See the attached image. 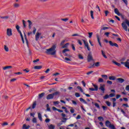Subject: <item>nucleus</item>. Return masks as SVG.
<instances>
[{"mask_svg":"<svg viewBox=\"0 0 129 129\" xmlns=\"http://www.w3.org/2000/svg\"><path fill=\"white\" fill-rule=\"evenodd\" d=\"M2 126H6V125H9V123L7 122H4L2 124Z\"/></svg>","mask_w":129,"mask_h":129,"instance_id":"c9c22d12","label":"nucleus"},{"mask_svg":"<svg viewBox=\"0 0 129 129\" xmlns=\"http://www.w3.org/2000/svg\"><path fill=\"white\" fill-rule=\"evenodd\" d=\"M43 67L42 66H36L34 67V69L35 70H39L40 69H42Z\"/></svg>","mask_w":129,"mask_h":129,"instance_id":"f8f14e48","label":"nucleus"},{"mask_svg":"<svg viewBox=\"0 0 129 129\" xmlns=\"http://www.w3.org/2000/svg\"><path fill=\"white\" fill-rule=\"evenodd\" d=\"M105 125L107 126V127H110L111 129H116L114 125L112 124L110 121L109 120H106L105 122Z\"/></svg>","mask_w":129,"mask_h":129,"instance_id":"7ed1b4c3","label":"nucleus"},{"mask_svg":"<svg viewBox=\"0 0 129 129\" xmlns=\"http://www.w3.org/2000/svg\"><path fill=\"white\" fill-rule=\"evenodd\" d=\"M16 30H17L18 33L20 34V36L21 37V40L23 42V44H25V40H24V36H23V34H22V32L20 30V26L18 25H16Z\"/></svg>","mask_w":129,"mask_h":129,"instance_id":"20e7f679","label":"nucleus"},{"mask_svg":"<svg viewBox=\"0 0 129 129\" xmlns=\"http://www.w3.org/2000/svg\"><path fill=\"white\" fill-rule=\"evenodd\" d=\"M114 13L115 14L117 15V16H120V13H119V11H118V9L117 8H115L114 9Z\"/></svg>","mask_w":129,"mask_h":129,"instance_id":"2eb2a0df","label":"nucleus"},{"mask_svg":"<svg viewBox=\"0 0 129 129\" xmlns=\"http://www.w3.org/2000/svg\"><path fill=\"white\" fill-rule=\"evenodd\" d=\"M126 25H127L128 27H129V21L127 20H125V22H123L121 24L122 28H123L124 31L127 32V26H126Z\"/></svg>","mask_w":129,"mask_h":129,"instance_id":"f03ea898","label":"nucleus"},{"mask_svg":"<svg viewBox=\"0 0 129 129\" xmlns=\"http://www.w3.org/2000/svg\"><path fill=\"white\" fill-rule=\"evenodd\" d=\"M107 83L109 85H111L112 84V82L111 81H107Z\"/></svg>","mask_w":129,"mask_h":129,"instance_id":"bf43d9fd","label":"nucleus"},{"mask_svg":"<svg viewBox=\"0 0 129 129\" xmlns=\"http://www.w3.org/2000/svg\"><path fill=\"white\" fill-rule=\"evenodd\" d=\"M37 105V103L36 102H34L32 104V108L34 109V108H36V106Z\"/></svg>","mask_w":129,"mask_h":129,"instance_id":"473e14b6","label":"nucleus"},{"mask_svg":"<svg viewBox=\"0 0 129 129\" xmlns=\"http://www.w3.org/2000/svg\"><path fill=\"white\" fill-rule=\"evenodd\" d=\"M40 61V59L37 58L34 60L33 61V63H37V62H39Z\"/></svg>","mask_w":129,"mask_h":129,"instance_id":"052dcab7","label":"nucleus"},{"mask_svg":"<svg viewBox=\"0 0 129 129\" xmlns=\"http://www.w3.org/2000/svg\"><path fill=\"white\" fill-rule=\"evenodd\" d=\"M23 128H25V129H29L30 128V125H27L26 124H24L23 126Z\"/></svg>","mask_w":129,"mask_h":129,"instance_id":"b1692460","label":"nucleus"},{"mask_svg":"<svg viewBox=\"0 0 129 129\" xmlns=\"http://www.w3.org/2000/svg\"><path fill=\"white\" fill-rule=\"evenodd\" d=\"M83 42H84V44L85 47H86V48H87L88 50L90 51V47H89V45H88V42H86V41H85L84 39H83Z\"/></svg>","mask_w":129,"mask_h":129,"instance_id":"0eeeda50","label":"nucleus"},{"mask_svg":"<svg viewBox=\"0 0 129 129\" xmlns=\"http://www.w3.org/2000/svg\"><path fill=\"white\" fill-rule=\"evenodd\" d=\"M104 13L106 17H107V15L109 14V12L107 10L105 11Z\"/></svg>","mask_w":129,"mask_h":129,"instance_id":"864d4df0","label":"nucleus"},{"mask_svg":"<svg viewBox=\"0 0 129 129\" xmlns=\"http://www.w3.org/2000/svg\"><path fill=\"white\" fill-rule=\"evenodd\" d=\"M101 53L103 57H104L105 59H107V56H106V55H105V52L103 51V50H101Z\"/></svg>","mask_w":129,"mask_h":129,"instance_id":"a211bd4d","label":"nucleus"},{"mask_svg":"<svg viewBox=\"0 0 129 129\" xmlns=\"http://www.w3.org/2000/svg\"><path fill=\"white\" fill-rule=\"evenodd\" d=\"M90 15H91V18L93 20H94V17L93 16V11H90Z\"/></svg>","mask_w":129,"mask_h":129,"instance_id":"7c9ffc66","label":"nucleus"},{"mask_svg":"<svg viewBox=\"0 0 129 129\" xmlns=\"http://www.w3.org/2000/svg\"><path fill=\"white\" fill-rule=\"evenodd\" d=\"M53 96H57L58 95H60V92L56 91L55 92L52 93Z\"/></svg>","mask_w":129,"mask_h":129,"instance_id":"aec40b11","label":"nucleus"},{"mask_svg":"<svg viewBox=\"0 0 129 129\" xmlns=\"http://www.w3.org/2000/svg\"><path fill=\"white\" fill-rule=\"evenodd\" d=\"M95 66L96 67H99L100 66V62H97L95 63Z\"/></svg>","mask_w":129,"mask_h":129,"instance_id":"72a5a7b5","label":"nucleus"},{"mask_svg":"<svg viewBox=\"0 0 129 129\" xmlns=\"http://www.w3.org/2000/svg\"><path fill=\"white\" fill-rule=\"evenodd\" d=\"M68 45H69V43H66L64 45L62 46V48H66L67 47H68Z\"/></svg>","mask_w":129,"mask_h":129,"instance_id":"338daca9","label":"nucleus"},{"mask_svg":"<svg viewBox=\"0 0 129 129\" xmlns=\"http://www.w3.org/2000/svg\"><path fill=\"white\" fill-rule=\"evenodd\" d=\"M46 107H47L46 110H47L48 111H51V109L50 108V107H49V104H47L46 105Z\"/></svg>","mask_w":129,"mask_h":129,"instance_id":"49530a36","label":"nucleus"},{"mask_svg":"<svg viewBox=\"0 0 129 129\" xmlns=\"http://www.w3.org/2000/svg\"><path fill=\"white\" fill-rule=\"evenodd\" d=\"M40 36H41V33L37 32L36 34L35 35V40L36 41H38L39 40V38H40Z\"/></svg>","mask_w":129,"mask_h":129,"instance_id":"9b49d317","label":"nucleus"},{"mask_svg":"<svg viewBox=\"0 0 129 129\" xmlns=\"http://www.w3.org/2000/svg\"><path fill=\"white\" fill-rule=\"evenodd\" d=\"M44 95H45V93H42L41 94H39L38 95V98L40 99V98H42V97H43Z\"/></svg>","mask_w":129,"mask_h":129,"instance_id":"412c9836","label":"nucleus"},{"mask_svg":"<svg viewBox=\"0 0 129 129\" xmlns=\"http://www.w3.org/2000/svg\"><path fill=\"white\" fill-rule=\"evenodd\" d=\"M88 35H89V38H90L92 37V35H93V32H89Z\"/></svg>","mask_w":129,"mask_h":129,"instance_id":"79ce46f5","label":"nucleus"},{"mask_svg":"<svg viewBox=\"0 0 129 129\" xmlns=\"http://www.w3.org/2000/svg\"><path fill=\"white\" fill-rule=\"evenodd\" d=\"M75 95L76 97H80V94L79 93H76Z\"/></svg>","mask_w":129,"mask_h":129,"instance_id":"3c124183","label":"nucleus"},{"mask_svg":"<svg viewBox=\"0 0 129 129\" xmlns=\"http://www.w3.org/2000/svg\"><path fill=\"white\" fill-rule=\"evenodd\" d=\"M57 48V45H53L50 48L46 49L45 51L46 54L47 55H51V56H55L56 55V48Z\"/></svg>","mask_w":129,"mask_h":129,"instance_id":"f257e3e1","label":"nucleus"},{"mask_svg":"<svg viewBox=\"0 0 129 129\" xmlns=\"http://www.w3.org/2000/svg\"><path fill=\"white\" fill-rule=\"evenodd\" d=\"M36 31H37L36 27H33V35H35V34H36Z\"/></svg>","mask_w":129,"mask_h":129,"instance_id":"13d9d810","label":"nucleus"},{"mask_svg":"<svg viewBox=\"0 0 129 129\" xmlns=\"http://www.w3.org/2000/svg\"><path fill=\"white\" fill-rule=\"evenodd\" d=\"M24 37H25V40H26V43L27 44V45H28L29 44V41H28V39H27V35H26V33H24Z\"/></svg>","mask_w":129,"mask_h":129,"instance_id":"393cba45","label":"nucleus"},{"mask_svg":"<svg viewBox=\"0 0 129 129\" xmlns=\"http://www.w3.org/2000/svg\"><path fill=\"white\" fill-rule=\"evenodd\" d=\"M109 44L112 46V47H116V48H118V45L117 43H113L112 41H109Z\"/></svg>","mask_w":129,"mask_h":129,"instance_id":"6e6552de","label":"nucleus"},{"mask_svg":"<svg viewBox=\"0 0 129 129\" xmlns=\"http://www.w3.org/2000/svg\"><path fill=\"white\" fill-rule=\"evenodd\" d=\"M98 119L100 121H103V120H104V119L103 118V117L102 116H99L98 117Z\"/></svg>","mask_w":129,"mask_h":129,"instance_id":"c85d7f7f","label":"nucleus"},{"mask_svg":"<svg viewBox=\"0 0 129 129\" xmlns=\"http://www.w3.org/2000/svg\"><path fill=\"white\" fill-rule=\"evenodd\" d=\"M93 60V57L91 53H89L88 55V61L90 62V61Z\"/></svg>","mask_w":129,"mask_h":129,"instance_id":"9d476101","label":"nucleus"},{"mask_svg":"<svg viewBox=\"0 0 129 129\" xmlns=\"http://www.w3.org/2000/svg\"><path fill=\"white\" fill-rule=\"evenodd\" d=\"M98 82L100 83L103 82V79L102 78H99L98 80Z\"/></svg>","mask_w":129,"mask_h":129,"instance_id":"4d7b16f0","label":"nucleus"},{"mask_svg":"<svg viewBox=\"0 0 129 129\" xmlns=\"http://www.w3.org/2000/svg\"><path fill=\"white\" fill-rule=\"evenodd\" d=\"M2 98H3L4 99H8L9 98V96H7V95H3L2 96Z\"/></svg>","mask_w":129,"mask_h":129,"instance_id":"ea45409f","label":"nucleus"},{"mask_svg":"<svg viewBox=\"0 0 129 129\" xmlns=\"http://www.w3.org/2000/svg\"><path fill=\"white\" fill-rule=\"evenodd\" d=\"M22 22H23V24L24 28H26L27 27V25H26V21H25V20H23Z\"/></svg>","mask_w":129,"mask_h":129,"instance_id":"a18cd8bd","label":"nucleus"},{"mask_svg":"<svg viewBox=\"0 0 129 129\" xmlns=\"http://www.w3.org/2000/svg\"><path fill=\"white\" fill-rule=\"evenodd\" d=\"M77 88L78 89H79V90H80L81 92L84 93V92H83V89H82V88H81V87L78 86L77 87Z\"/></svg>","mask_w":129,"mask_h":129,"instance_id":"e433bc0d","label":"nucleus"},{"mask_svg":"<svg viewBox=\"0 0 129 129\" xmlns=\"http://www.w3.org/2000/svg\"><path fill=\"white\" fill-rule=\"evenodd\" d=\"M32 122L34 123H37V118H33L32 119Z\"/></svg>","mask_w":129,"mask_h":129,"instance_id":"8fccbe9b","label":"nucleus"},{"mask_svg":"<svg viewBox=\"0 0 129 129\" xmlns=\"http://www.w3.org/2000/svg\"><path fill=\"white\" fill-rule=\"evenodd\" d=\"M4 49L6 51V52H9V47L7 45H4Z\"/></svg>","mask_w":129,"mask_h":129,"instance_id":"c756f323","label":"nucleus"},{"mask_svg":"<svg viewBox=\"0 0 129 129\" xmlns=\"http://www.w3.org/2000/svg\"><path fill=\"white\" fill-rule=\"evenodd\" d=\"M48 128L49 129H55V125L53 124H50V125L48 126Z\"/></svg>","mask_w":129,"mask_h":129,"instance_id":"a878e982","label":"nucleus"},{"mask_svg":"<svg viewBox=\"0 0 129 129\" xmlns=\"http://www.w3.org/2000/svg\"><path fill=\"white\" fill-rule=\"evenodd\" d=\"M97 39L98 40V42L99 43V44L100 45V47H102V45H101V42H100V39H99V35L98 34L96 35Z\"/></svg>","mask_w":129,"mask_h":129,"instance_id":"4468645a","label":"nucleus"},{"mask_svg":"<svg viewBox=\"0 0 129 129\" xmlns=\"http://www.w3.org/2000/svg\"><path fill=\"white\" fill-rule=\"evenodd\" d=\"M78 57H79V58H80V59H84V57H83V56H82V55H81V54H79V55H78Z\"/></svg>","mask_w":129,"mask_h":129,"instance_id":"603ef678","label":"nucleus"},{"mask_svg":"<svg viewBox=\"0 0 129 129\" xmlns=\"http://www.w3.org/2000/svg\"><path fill=\"white\" fill-rule=\"evenodd\" d=\"M7 35L8 37H11V36H13V31H12V29L8 28L7 29Z\"/></svg>","mask_w":129,"mask_h":129,"instance_id":"39448f33","label":"nucleus"},{"mask_svg":"<svg viewBox=\"0 0 129 129\" xmlns=\"http://www.w3.org/2000/svg\"><path fill=\"white\" fill-rule=\"evenodd\" d=\"M102 107L103 110H106L107 109V106H102Z\"/></svg>","mask_w":129,"mask_h":129,"instance_id":"69168bd1","label":"nucleus"},{"mask_svg":"<svg viewBox=\"0 0 129 129\" xmlns=\"http://www.w3.org/2000/svg\"><path fill=\"white\" fill-rule=\"evenodd\" d=\"M41 3H47V2H49V0H39Z\"/></svg>","mask_w":129,"mask_h":129,"instance_id":"6e6d98bb","label":"nucleus"},{"mask_svg":"<svg viewBox=\"0 0 129 129\" xmlns=\"http://www.w3.org/2000/svg\"><path fill=\"white\" fill-rule=\"evenodd\" d=\"M95 106H96V107H97L99 109L100 108V106H99V104H98V103H95Z\"/></svg>","mask_w":129,"mask_h":129,"instance_id":"37998d69","label":"nucleus"},{"mask_svg":"<svg viewBox=\"0 0 129 129\" xmlns=\"http://www.w3.org/2000/svg\"><path fill=\"white\" fill-rule=\"evenodd\" d=\"M115 96V94L113 93H111L109 95V97H114Z\"/></svg>","mask_w":129,"mask_h":129,"instance_id":"c03bdc74","label":"nucleus"},{"mask_svg":"<svg viewBox=\"0 0 129 129\" xmlns=\"http://www.w3.org/2000/svg\"><path fill=\"white\" fill-rule=\"evenodd\" d=\"M75 110L73 107H71L70 112L71 113H74Z\"/></svg>","mask_w":129,"mask_h":129,"instance_id":"a19ab883","label":"nucleus"},{"mask_svg":"<svg viewBox=\"0 0 129 129\" xmlns=\"http://www.w3.org/2000/svg\"><path fill=\"white\" fill-rule=\"evenodd\" d=\"M1 19H4L5 20H8L9 18H10V16H1Z\"/></svg>","mask_w":129,"mask_h":129,"instance_id":"cd10ccee","label":"nucleus"},{"mask_svg":"<svg viewBox=\"0 0 129 129\" xmlns=\"http://www.w3.org/2000/svg\"><path fill=\"white\" fill-rule=\"evenodd\" d=\"M14 7L16 9H18V8H20V4L18 3H15L14 4Z\"/></svg>","mask_w":129,"mask_h":129,"instance_id":"bb28decb","label":"nucleus"},{"mask_svg":"<svg viewBox=\"0 0 129 129\" xmlns=\"http://www.w3.org/2000/svg\"><path fill=\"white\" fill-rule=\"evenodd\" d=\"M125 90L129 91V85H127L125 87Z\"/></svg>","mask_w":129,"mask_h":129,"instance_id":"774afa93","label":"nucleus"},{"mask_svg":"<svg viewBox=\"0 0 129 129\" xmlns=\"http://www.w3.org/2000/svg\"><path fill=\"white\" fill-rule=\"evenodd\" d=\"M71 46H72V48L73 51H76V49H75V46L74 45V44H72L71 45Z\"/></svg>","mask_w":129,"mask_h":129,"instance_id":"de8ad7c7","label":"nucleus"},{"mask_svg":"<svg viewBox=\"0 0 129 129\" xmlns=\"http://www.w3.org/2000/svg\"><path fill=\"white\" fill-rule=\"evenodd\" d=\"M116 80L119 83H123V82H124V79H123L122 78H117V79H116Z\"/></svg>","mask_w":129,"mask_h":129,"instance_id":"ddd939ff","label":"nucleus"},{"mask_svg":"<svg viewBox=\"0 0 129 129\" xmlns=\"http://www.w3.org/2000/svg\"><path fill=\"white\" fill-rule=\"evenodd\" d=\"M112 63L115 64V65H116L117 66H118L119 67H120L121 66V64L114 60H112Z\"/></svg>","mask_w":129,"mask_h":129,"instance_id":"dca6fc26","label":"nucleus"},{"mask_svg":"<svg viewBox=\"0 0 129 129\" xmlns=\"http://www.w3.org/2000/svg\"><path fill=\"white\" fill-rule=\"evenodd\" d=\"M38 118H39V120L40 121H42L43 120V118H42V114H41L40 113H38Z\"/></svg>","mask_w":129,"mask_h":129,"instance_id":"6ab92c4d","label":"nucleus"},{"mask_svg":"<svg viewBox=\"0 0 129 129\" xmlns=\"http://www.w3.org/2000/svg\"><path fill=\"white\" fill-rule=\"evenodd\" d=\"M69 20V18L61 19V21H63V22H67Z\"/></svg>","mask_w":129,"mask_h":129,"instance_id":"0e129e2a","label":"nucleus"},{"mask_svg":"<svg viewBox=\"0 0 129 129\" xmlns=\"http://www.w3.org/2000/svg\"><path fill=\"white\" fill-rule=\"evenodd\" d=\"M102 77L103 78H105L106 80L107 79V75H102Z\"/></svg>","mask_w":129,"mask_h":129,"instance_id":"e2e57ef3","label":"nucleus"},{"mask_svg":"<svg viewBox=\"0 0 129 129\" xmlns=\"http://www.w3.org/2000/svg\"><path fill=\"white\" fill-rule=\"evenodd\" d=\"M63 120H61V122H66V120H67V118L63 117L62 118Z\"/></svg>","mask_w":129,"mask_h":129,"instance_id":"680f3d73","label":"nucleus"},{"mask_svg":"<svg viewBox=\"0 0 129 129\" xmlns=\"http://www.w3.org/2000/svg\"><path fill=\"white\" fill-rule=\"evenodd\" d=\"M11 68H13L12 66H6L3 68V70H7V69H11Z\"/></svg>","mask_w":129,"mask_h":129,"instance_id":"f3484780","label":"nucleus"},{"mask_svg":"<svg viewBox=\"0 0 129 129\" xmlns=\"http://www.w3.org/2000/svg\"><path fill=\"white\" fill-rule=\"evenodd\" d=\"M69 51H70V50H69V49L66 48L63 50L62 53H63V54H64V53H66V52H69Z\"/></svg>","mask_w":129,"mask_h":129,"instance_id":"f704fd0d","label":"nucleus"},{"mask_svg":"<svg viewBox=\"0 0 129 129\" xmlns=\"http://www.w3.org/2000/svg\"><path fill=\"white\" fill-rule=\"evenodd\" d=\"M92 85L94 86V89L95 91H97V90H98V86H97V85L94 84H92Z\"/></svg>","mask_w":129,"mask_h":129,"instance_id":"5701e85b","label":"nucleus"},{"mask_svg":"<svg viewBox=\"0 0 129 129\" xmlns=\"http://www.w3.org/2000/svg\"><path fill=\"white\" fill-rule=\"evenodd\" d=\"M104 99H107V98H109V95L106 94L103 97Z\"/></svg>","mask_w":129,"mask_h":129,"instance_id":"58836bf2","label":"nucleus"},{"mask_svg":"<svg viewBox=\"0 0 129 129\" xmlns=\"http://www.w3.org/2000/svg\"><path fill=\"white\" fill-rule=\"evenodd\" d=\"M109 80H115V77L114 76H110L109 77Z\"/></svg>","mask_w":129,"mask_h":129,"instance_id":"2f4dec72","label":"nucleus"},{"mask_svg":"<svg viewBox=\"0 0 129 129\" xmlns=\"http://www.w3.org/2000/svg\"><path fill=\"white\" fill-rule=\"evenodd\" d=\"M99 89L102 91V93H104V91H105V85H100Z\"/></svg>","mask_w":129,"mask_h":129,"instance_id":"423d86ee","label":"nucleus"},{"mask_svg":"<svg viewBox=\"0 0 129 129\" xmlns=\"http://www.w3.org/2000/svg\"><path fill=\"white\" fill-rule=\"evenodd\" d=\"M23 71L26 72V73H29V72H30V70H28V69L23 70Z\"/></svg>","mask_w":129,"mask_h":129,"instance_id":"5fc2aeb1","label":"nucleus"},{"mask_svg":"<svg viewBox=\"0 0 129 129\" xmlns=\"http://www.w3.org/2000/svg\"><path fill=\"white\" fill-rule=\"evenodd\" d=\"M106 104L108 106H110V105H111V103L108 101H106Z\"/></svg>","mask_w":129,"mask_h":129,"instance_id":"09e8293b","label":"nucleus"},{"mask_svg":"<svg viewBox=\"0 0 129 129\" xmlns=\"http://www.w3.org/2000/svg\"><path fill=\"white\" fill-rule=\"evenodd\" d=\"M125 67H126V68H128V69H129V62H127V61L125 62Z\"/></svg>","mask_w":129,"mask_h":129,"instance_id":"4c0bfd02","label":"nucleus"},{"mask_svg":"<svg viewBox=\"0 0 129 129\" xmlns=\"http://www.w3.org/2000/svg\"><path fill=\"white\" fill-rule=\"evenodd\" d=\"M54 98V96L53 94H49L46 97V99L49 100V99H53Z\"/></svg>","mask_w":129,"mask_h":129,"instance_id":"1a4fd4ad","label":"nucleus"},{"mask_svg":"<svg viewBox=\"0 0 129 129\" xmlns=\"http://www.w3.org/2000/svg\"><path fill=\"white\" fill-rule=\"evenodd\" d=\"M80 101H83V102H84V103H85V104H88L87 102H86V101L85 100H84V99H83L82 98H80Z\"/></svg>","mask_w":129,"mask_h":129,"instance_id":"4be33fe9","label":"nucleus"}]
</instances>
